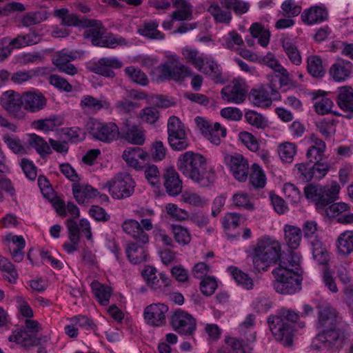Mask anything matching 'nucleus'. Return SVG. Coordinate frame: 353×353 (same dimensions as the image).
Here are the masks:
<instances>
[{
  "label": "nucleus",
  "mask_w": 353,
  "mask_h": 353,
  "mask_svg": "<svg viewBox=\"0 0 353 353\" xmlns=\"http://www.w3.org/2000/svg\"><path fill=\"white\" fill-rule=\"evenodd\" d=\"M245 82L242 79H235L231 85L223 88L221 90L223 99L229 103H241L245 98Z\"/></svg>",
  "instance_id": "obj_20"
},
{
  "label": "nucleus",
  "mask_w": 353,
  "mask_h": 353,
  "mask_svg": "<svg viewBox=\"0 0 353 353\" xmlns=\"http://www.w3.org/2000/svg\"><path fill=\"white\" fill-rule=\"evenodd\" d=\"M23 110L30 113L38 112L47 105V99L39 90H33L22 93Z\"/></svg>",
  "instance_id": "obj_21"
},
{
  "label": "nucleus",
  "mask_w": 353,
  "mask_h": 353,
  "mask_svg": "<svg viewBox=\"0 0 353 353\" xmlns=\"http://www.w3.org/2000/svg\"><path fill=\"white\" fill-rule=\"evenodd\" d=\"M181 54L183 59L198 71L214 80L220 79L221 74L220 65L210 55L201 52L191 46L183 47L181 49Z\"/></svg>",
  "instance_id": "obj_5"
},
{
  "label": "nucleus",
  "mask_w": 353,
  "mask_h": 353,
  "mask_svg": "<svg viewBox=\"0 0 353 353\" xmlns=\"http://www.w3.org/2000/svg\"><path fill=\"white\" fill-rule=\"evenodd\" d=\"M245 121L257 129H265L270 125L268 119L254 110H248L245 113Z\"/></svg>",
  "instance_id": "obj_49"
},
{
  "label": "nucleus",
  "mask_w": 353,
  "mask_h": 353,
  "mask_svg": "<svg viewBox=\"0 0 353 353\" xmlns=\"http://www.w3.org/2000/svg\"><path fill=\"white\" fill-rule=\"evenodd\" d=\"M63 124L62 118L57 116H52L48 119H39L33 123V127L36 130L44 132L53 131L57 127Z\"/></svg>",
  "instance_id": "obj_51"
},
{
  "label": "nucleus",
  "mask_w": 353,
  "mask_h": 353,
  "mask_svg": "<svg viewBox=\"0 0 353 353\" xmlns=\"http://www.w3.org/2000/svg\"><path fill=\"white\" fill-rule=\"evenodd\" d=\"M81 57V53L77 50L63 49L56 53L52 59V63L59 72L74 76L77 74L78 69L70 62Z\"/></svg>",
  "instance_id": "obj_15"
},
{
  "label": "nucleus",
  "mask_w": 353,
  "mask_h": 353,
  "mask_svg": "<svg viewBox=\"0 0 353 353\" xmlns=\"http://www.w3.org/2000/svg\"><path fill=\"white\" fill-rule=\"evenodd\" d=\"M88 25L89 28L85 30L83 35L85 38L90 39L93 45L115 48L117 46H128L130 42L125 39L118 36H110L103 39L104 28L100 22L95 20H89Z\"/></svg>",
  "instance_id": "obj_7"
},
{
  "label": "nucleus",
  "mask_w": 353,
  "mask_h": 353,
  "mask_svg": "<svg viewBox=\"0 0 353 353\" xmlns=\"http://www.w3.org/2000/svg\"><path fill=\"white\" fill-rule=\"evenodd\" d=\"M283 232L285 243L291 250L288 256H284L288 257L291 252H294L293 250L299 247L302 240V232L299 227L288 224L284 225Z\"/></svg>",
  "instance_id": "obj_32"
},
{
  "label": "nucleus",
  "mask_w": 353,
  "mask_h": 353,
  "mask_svg": "<svg viewBox=\"0 0 353 353\" xmlns=\"http://www.w3.org/2000/svg\"><path fill=\"white\" fill-rule=\"evenodd\" d=\"M90 134L96 139L110 143L119 135L118 126L112 122L103 123L97 119H90L87 123Z\"/></svg>",
  "instance_id": "obj_13"
},
{
  "label": "nucleus",
  "mask_w": 353,
  "mask_h": 353,
  "mask_svg": "<svg viewBox=\"0 0 353 353\" xmlns=\"http://www.w3.org/2000/svg\"><path fill=\"white\" fill-rule=\"evenodd\" d=\"M329 12L323 4L312 6L305 9L301 17L303 22L308 26L319 24L327 20Z\"/></svg>",
  "instance_id": "obj_24"
},
{
  "label": "nucleus",
  "mask_w": 353,
  "mask_h": 353,
  "mask_svg": "<svg viewBox=\"0 0 353 353\" xmlns=\"http://www.w3.org/2000/svg\"><path fill=\"white\" fill-rule=\"evenodd\" d=\"M222 45L228 49L234 50L236 46L243 44V41L240 34L235 31H231L223 37Z\"/></svg>",
  "instance_id": "obj_63"
},
{
  "label": "nucleus",
  "mask_w": 353,
  "mask_h": 353,
  "mask_svg": "<svg viewBox=\"0 0 353 353\" xmlns=\"http://www.w3.org/2000/svg\"><path fill=\"white\" fill-rule=\"evenodd\" d=\"M79 106L83 112L90 114H96L101 109L108 110L111 107L110 103L106 98L101 97L98 99L89 94L81 97Z\"/></svg>",
  "instance_id": "obj_28"
},
{
  "label": "nucleus",
  "mask_w": 353,
  "mask_h": 353,
  "mask_svg": "<svg viewBox=\"0 0 353 353\" xmlns=\"http://www.w3.org/2000/svg\"><path fill=\"white\" fill-rule=\"evenodd\" d=\"M122 158L128 166L141 170L143 163L148 160L149 154L141 148L131 147L123 151Z\"/></svg>",
  "instance_id": "obj_25"
},
{
  "label": "nucleus",
  "mask_w": 353,
  "mask_h": 353,
  "mask_svg": "<svg viewBox=\"0 0 353 353\" xmlns=\"http://www.w3.org/2000/svg\"><path fill=\"white\" fill-rule=\"evenodd\" d=\"M122 65V62L117 57H103L94 63L90 70L95 74L105 77H114L115 74L112 69L120 68Z\"/></svg>",
  "instance_id": "obj_23"
},
{
  "label": "nucleus",
  "mask_w": 353,
  "mask_h": 353,
  "mask_svg": "<svg viewBox=\"0 0 353 353\" xmlns=\"http://www.w3.org/2000/svg\"><path fill=\"white\" fill-rule=\"evenodd\" d=\"M281 245L278 241L273 237L263 236L254 242L246 252L254 270L261 272L267 271L272 265L285 258L281 254Z\"/></svg>",
  "instance_id": "obj_2"
},
{
  "label": "nucleus",
  "mask_w": 353,
  "mask_h": 353,
  "mask_svg": "<svg viewBox=\"0 0 353 353\" xmlns=\"http://www.w3.org/2000/svg\"><path fill=\"white\" fill-rule=\"evenodd\" d=\"M125 254L129 261L133 264H139L145 262L148 256V252L144 247L132 241L127 243Z\"/></svg>",
  "instance_id": "obj_35"
},
{
  "label": "nucleus",
  "mask_w": 353,
  "mask_h": 353,
  "mask_svg": "<svg viewBox=\"0 0 353 353\" xmlns=\"http://www.w3.org/2000/svg\"><path fill=\"white\" fill-rule=\"evenodd\" d=\"M239 139L249 150L254 152L259 151V143L252 133L247 131L240 132Z\"/></svg>",
  "instance_id": "obj_64"
},
{
  "label": "nucleus",
  "mask_w": 353,
  "mask_h": 353,
  "mask_svg": "<svg viewBox=\"0 0 353 353\" xmlns=\"http://www.w3.org/2000/svg\"><path fill=\"white\" fill-rule=\"evenodd\" d=\"M299 315L286 308L279 310L278 314L268 317L270 329L277 341L285 345H291L294 337V328L291 323L296 321Z\"/></svg>",
  "instance_id": "obj_4"
},
{
  "label": "nucleus",
  "mask_w": 353,
  "mask_h": 353,
  "mask_svg": "<svg viewBox=\"0 0 353 353\" xmlns=\"http://www.w3.org/2000/svg\"><path fill=\"white\" fill-rule=\"evenodd\" d=\"M0 105L10 116L19 121H25L28 115L23 110L22 93L12 90L3 92L0 96Z\"/></svg>",
  "instance_id": "obj_12"
},
{
  "label": "nucleus",
  "mask_w": 353,
  "mask_h": 353,
  "mask_svg": "<svg viewBox=\"0 0 353 353\" xmlns=\"http://www.w3.org/2000/svg\"><path fill=\"white\" fill-rule=\"evenodd\" d=\"M91 286L98 302L102 305H107L112 295V288L99 282H93Z\"/></svg>",
  "instance_id": "obj_47"
},
{
  "label": "nucleus",
  "mask_w": 353,
  "mask_h": 353,
  "mask_svg": "<svg viewBox=\"0 0 353 353\" xmlns=\"http://www.w3.org/2000/svg\"><path fill=\"white\" fill-rule=\"evenodd\" d=\"M171 324L180 334L190 335L196 330V321L192 315L181 310H176L171 318Z\"/></svg>",
  "instance_id": "obj_18"
},
{
  "label": "nucleus",
  "mask_w": 353,
  "mask_h": 353,
  "mask_svg": "<svg viewBox=\"0 0 353 353\" xmlns=\"http://www.w3.org/2000/svg\"><path fill=\"white\" fill-rule=\"evenodd\" d=\"M310 96L314 110L318 114L325 115L331 112L333 102L325 92L320 90L314 91L310 93Z\"/></svg>",
  "instance_id": "obj_29"
},
{
  "label": "nucleus",
  "mask_w": 353,
  "mask_h": 353,
  "mask_svg": "<svg viewBox=\"0 0 353 353\" xmlns=\"http://www.w3.org/2000/svg\"><path fill=\"white\" fill-rule=\"evenodd\" d=\"M336 252L346 256L353 252V230H346L339 235L336 241Z\"/></svg>",
  "instance_id": "obj_36"
},
{
  "label": "nucleus",
  "mask_w": 353,
  "mask_h": 353,
  "mask_svg": "<svg viewBox=\"0 0 353 353\" xmlns=\"http://www.w3.org/2000/svg\"><path fill=\"white\" fill-rule=\"evenodd\" d=\"M0 270L4 272V276L10 283H15L18 274L14 266L7 259L0 254Z\"/></svg>",
  "instance_id": "obj_59"
},
{
  "label": "nucleus",
  "mask_w": 353,
  "mask_h": 353,
  "mask_svg": "<svg viewBox=\"0 0 353 353\" xmlns=\"http://www.w3.org/2000/svg\"><path fill=\"white\" fill-rule=\"evenodd\" d=\"M176 10L172 14V20H191L192 16V6L184 0H174L173 2Z\"/></svg>",
  "instance_id": "obj_38"
},
{
  "label": "nucleus",
  "mask_w": 353,
  "mask_h": 353,
  "mask_svg": "<svg viewBox=\"0 0 353 353\" xmlns=\"http://www.w3.org/2000/svg\"><path fill=\"white\" fill-rule=\"evenodd\" d=\"M227 131L225 127L221 126L219 123H214L205 134V136L212 143L218 145L221 143V139L225 137Z\"/></svg>",
  "instance_id": "obj_56"
},
{
  "label": "nucleus",
  "mask_w": 353,
  "mask_h": 353,
  "mask_svg": "<svg viewBox=\"0 0 353 353\" xmlns=\"http://www.w3.org/2000/svg\"><path fill=\"white\" fill-rule=\"evenodd\" d=\"M176 166L185 176L201 186H208L215 179L214 172L206 168V159L199 153L188 151L181 154Z\"/></svg>",
  "instance_id": "obj_3"
},
{
  "label": "nucleus",
  "mask_w": 353,
  "mask_h": 353,
  "mask_svg": "<svg viewBox=\"0 0 353 353\" xmlns=\"http://www.w3.org/2000/svg\"><path fill=\"white\" fill-rule=\"evenodd\" d=\"M227 271L232 276L235 282L243 288L245 290H251L253 288V280L246 273L235 266L228 268Z\"/></svg>",
  "instance_id": "obj_42"
},
{
  "label": "nucleus",
  "mask_w": 353,
  "mask_h": 353,
  "mask_svg": "<svg viewBox=\"0 0 353 353\" xmlns=\"http://www.w3.org/2000/svg\"><path fill=\"white\" fill-rule=\"evenodd\" d=\"M301 255L291 252L281 259L278 267L272 270L274 277L273 288L276 292L282 294H292L301 289Z\"/></svg>",
  "instance_id": "obj_1"
},
{
  "label": "nucleus",
  "mask_w": 353,
  "mask_h": 353,
  "mask_svg": "<svg viewBox=\"0 0 353 353\" xmlns=\"http://www.w3.org/2000/svg\"><path fill=\"white\" fill-rule=\"evenodd\" d=\"M210 13L214 17L215 21L219 23H229L231 20L230 8L219 2L213 3L208 8Z\"/></svg>",
  "instance_id": "obj_39"
},
{
  "label": "nucleus",
  "mask_w": 353,
  "mask_h": 353,
  "mask_svg": "<svg viewBox=\"0 0 353 353\" xmlns=\"http://www.w3.org/2000/svg\"><path fill=\"white\" fill-rule=\"evenodd\" d=\"M8 340L10 342L23 347L32 346L34 343V339L30 333L23 329H17L12 331Z\"/></svg>",
  "instance_id": "obj_45"
},
{
  "label": "nucleus",
  "mask_w": 353,
  "mask_h": 353,
  "mask_svg": "<svg viewBox=\"0 0 353 353\" xmlns=\"http://www.w3.org/2000/svg\"><path fill=\"white\" fill-rule=\"evenodd\" d=\"M337 102L343 110L353 112V89L350 86L341 87Z\"/></svg>",
  "instance_id": "obj_40"
},
{
  "label": "nucleus",
  "mask_w": 353,
  "mask_h": 353,
  "mask_svg": "<svg viewBox=\"0 0 353 353\" xmlns=\"http://www.w3.org/2000/svg\"><path fill=\"white\" fill-rule=\"evenodd\" d=\"M250 32L253 37L258 39V43L262 47H267L270 43V32L259 23H254L250 27Z\"/></svg>",
  "instance_id": "obj_48"
},
{
  "label": "nucleus",
  "mask_w": 353,
  "mask_h": 353,
  "mask_svg": "<svg viewBox=\"0 0 353 353\" xmlns=\"http://www.w3.org/2000/svg\"><path fill=\"white\" fill-rule=\"evenodd\" d=\"M268 79V85H263L257 88H254L249 94V100L254 106L268 108L272 105V100L281 99V95L273 83L274 77L269 75Z\"/></svg>",
  "instance_id": "obj_9"
},
{
  "label": "nucleus",
  "mask_w": 353,
  "mask_h": 353,
  "mask_svg": "<svg viewBox=\"0 0 353 353\" xmlns=\"http://www.w3.org/2000/svg\"><path fill=\"white\" fill-rule=\"evenodd\" d=\"M164 179V185L169 195L176 196L181 192L182 181L174 169H168Z\"/></svg>",
  "instance_id": "obj_34"
},
{
  "label": "nucleus",
  "mask_w": 353,
  "mask_h": 353,
  "mask_svg": "<svg viewBox=\"0 0 353 353\" xmlns=\"http://www.w3.org/2000/svg\"><path fill=\"white\" fill-rule=\"evenodd\" d=\"M2 140L12 152L18 154L26 152L25 147L17 136L6 133L2 136Z\"/></svg>",
  "instance_id": "obj_58"
},
{
  "label": "nucleus",
  "mask_w": 353,
  "mask_h": 353,
  "mask_svg": "<svg viewBox=\"0 0 353 353\" xmlns=\"http://www.w3.org/2000/svg\"><path fill=\"white\" fill-rule=\"evenodd\" d=\"M241 215L236 212H228L225 214L221 221V224L225 230H234L242 222Z\"/></svg>",
  "instance_id": "obj_62"
},
{
  "label": "nucleus",
  "mask_w": 353,
  "mask_h": 353,
  "mask_svg": "<svg viewBox=\"0 0 353 353\" xmlns=\"http://www.w3.org/2000/svg\"><path fill=\"white\" fill-rule=\"evenodd\" d=\"M232 205L237 208L243 209L248 211H253L255 205L250 195L243 191H239L234 193L232 197Z\"/></svg>",
  "instance_id": "obj_44"
},
{
  "label": "nucleus",
  "mask_w": 353,
  "mask_h": 353,
  "mask_svg": "<svg viewBox=\"0 0 353 353\" xmlns=\"http://www.w3.org/2000/svg\"><path fill=\"white\" fill-rule=\"evenodd\" d=\"M159 23L155 20H151L143 23L138 29L140 35L152 39H163L164 34L158 30Z\"/></svg>",
  "instance_id": "obj_43"
},
{
  "label": "nucleus",
  "mask_w": 353,
  "mask_h": 353,
  "mask_svg": "<svg viewBox=\"0 0 353 353\" xmlns=\"http://www.w3.org/2000/svg\"><path fill=\"white\" fill-rule=\"evenodd\" d=\"M27 143L29 145L34 148L41 156L49 154L51 152L50 147L48 143L36 134H28Z\"/></svg>",
  "instance_id": "obj_53"
},
{
  "label": "nucleus",
  "mask_w": 353,
  "mask_h": 353,
  "mask_svg": "<svg viewBox=\"0 0 353 353\" xmlns=\"http://www.w3.org/2000/svg\"><path fill=\"white\" fill-rule=\"evenodd\" d=\"M307 70L314 77H323L325 74L322 59L317 55H310L307 58Z\"/></svg>",
  "instance_id": "obj_50"
},
{
  "label": "nucleus",
  "mask_w": 353,
  "mask_h": 353,
  "mask_svg": "<svg viewBox=\"0 0 353 353\" xmlns=\"http://www.w3.org/2000/svg\"><path fill=\"white\" fill-rule=\"evenodd\" d=\"M330 75L336 82H343L353 77V64L343 59H338L330 68Z\"/></svg>",
  "instance_id": "obj_26"
},
{
  "label": "nucleus",
  "mask_w": 353,
  "mask_h": 353,
  "mask_svg": "<svg viewBox=\"0 0 353 353\" xmlns=\"http://www.w3.org/2000/svg\"><path fill=\"white\" fill-rule=\"evenodd\" d=\"M125 75L134 83L141 85H145L148 79L145 74L139 68L134 66H128L124 69Z\"/></svg>",
  "instance_id": "obj_60"
},
{
  "label": "nucleus",
  "mask_w": 353,
  "mask_h": 353,
  "mask_svg": "<svg viewBox=\"0 0 353 353\" xmlns=\"http://www.w3.org/2000/svg\"><path fill=\"white\" fill-rule=\"evenodd\" d=\"M255 341L256 332L250 333L245 339L231 336L225 339L226 347L231 353H253Z\"/></svg>",
  "instance_id": "obj_22"
},
{
  "label": "nucleus",
  "mask_w": 353,
  "mask_h": 353,
  "mask_svg": "<svg viewBox=\"0 0 353 353\" xmlns=\"http://www.w3.org/2000/svg\"><path fill=\"white\" fill-rule=\"evenodd\" d=\"M226 164L234 177L239 181H246L248 175L249 164L248 160L240 153L227 154L225 157Z\"/></svg>",
  "instance_id": "obj_17"
},
{
  "label": "nucleus",
  "mask_w": 353,
  "mask_h": 353,
  "mask_svg": "<svg viewBox=\"0 0 353 353\" xmlns=\"http://www.w3.org/2000/svg\"><path fill=\"white\" fill-rule=\"evenodd\" d=\"M310 145L309 146L306 157L309 161L323 160L326 150V144L316 134H312L309 137Z\"/></svg>",
  "instance_id": "obj_30"
},
{
  "label": "nucleus",
  "mask_w": 353,
  "mask_h": 353,
  "mask_svg": "<svg viewBox=\"0 0 353 353\" xmlns=\"http://www.w3.org/2000/svg\"><path fill=\"white\" fill-rule=\"evenodd\" d=\"M278 154L284 163H291L297 153V146L292 142H283L278 145Z\"/></svg>",
  "instance_id": "obj_41"
},
{
  "label": "nucleus",
  "mask_w": 353,
  "mask_h": 353,
  "mask_svg": "<svg viewBox=\"0 0 353 353\" xmlns=\"http://www.w3.org/2000/svg\"><path fill=\"white\" fill-rule=\"evenodd\" d=\"M350 336V334L345 330L323 329L322 332L316 336L314 343L321 342L325 347L341 349Z\"/></svg>",
  "instance_id": "obj_16"
},
{
  "label": "nucleus",
  "mask_w": 353,
  "mask_h": 353,
  "mask_svg": "<svg viewBox=\"0 0 353 353\" xmlns=\"http://www.w3.org/2000/svg\"><path fill=\"white\" fill-rule=\"evenodd\" d=\"M171 229L174 239L179 245L184 246L190 243L192 236L187 228L180 225H172Z\"/></svg>",
  "instance_id": "obj_54"
},
{
  "label": "nucleus",
  "mask_w": 353,
  "mask_h": 353,
  "mask_svg": "<svg viewBox=\"0 0 353 353\" xmlns=\"http://www.w3.org/2000/svg\"><path fill=\"white\" fill-rule=\"evenodd\" d=\"M97 194V190L90 185H78L73 188L74 196L80 204L88 203L89 199L95 197Z\"/></svg>",
  "instance_id": "obj_52"
},
{
  "label": "nucleus",
  "mask_w": 353,
  "mask_h": 353,
  "mask_svg": "<svg viewBox=\"0 0 353 353\" xmlns=\"http://www.w3.org/2000/svg\"><path fill=\"white\" fill-rule=\"evenodd\" d=\"M168 312V307L164 303H152L144 309V319L147 324L159 327L165 323Z\"/></svg>",
  "instance_id": "obj_19"
},
{
  "label": "nucleus",
  "mask_w": 353,
  "mask_h": 353,
  "mask_svg": "<svg viewBox=\"0 0 353 353\" xmlns=\"http://www.w3.org/2000/svg\"><path fill=\"white\" fill-rule=\"evenodd\" d=\"M168 143L176 151L186 150L190 142L185 125L176 117H171L168 121Z\"/></svg>",
  "instance_id": "obj_11"
},
{
  "label": "nucleus",
  "mask_w": 353,
  "mask_h": 353,
  "mask_svg": "<svg viewBox=\"0 0 353 353\" xmlns=\"http://www.w3.org/2000/svg\"><path fill=\"white\" fill-rule=\"evenodd\" d=\"M283 49L288 59L295 65H300L302 63V57L296 46V42L294 39L285 37L281 39Z\"/></svg>",
  "instance_id": "obj_37"
},
{
  "label": "nucleus",
  "mask_w": 353,
  "mask_h": 353,
  "mask_svg": "<svg viewBox=\"0 0 353 353\" xmlns=\"http://www.w3.org/2000/svg\"><path fill=\"white\" fill-rule=\"evenodd\" d=\"M341 186L336 181L327 185L308 184L304 188L305 196L313 201L317 208H323L339 199Z\"/></svg>",
  "instance_id": "obj_6"
},
{
  "label": "nucleus",
  "mask_w": 353,
  "mask_h": 353,
  "mask_svg": "<svg viewBox=\"0 0 353 353\" xmlns=\"http://www.w3.org/2000/svg\"><path fill=\"white\" fill-rule=\"evenodd\" d=\"M122 137L130 144L143 145L145 141L146 134L141 126L127 125L122 130Z\"/></svg>",
  "instance_id": "obj_33"
},
{
  "label": "nucleus",
  "mask_w": 353,
  "mask_h": 353,
  "mask_svg": "<svg viewBox=\"0 0 353 353\" xmlns=\"http://www.w3.org/2000/svg\"><path fill=\"white\" fill-rule=\"evenodd\" d=\"M141 274L147 285L159 294L164 293L171 284V280L165 274L158 272L152 266H146Z\"/></svg>",
  "instance_id": "obj_14"
},
{
  "label": "nucleus",
  "mask_w": 353,
  "mask_h": 353,
  "mask_svg": "<svg viewBox=\"0 0 353 353\" xmlns=\"http://www.w3.org/2000/svg\"><path fill=\"white\" fill-rule=\"evenodd\" d=\"M336 321V310L331 307H325L321 310L319 316V327L322 329L333 328Z\"/></svg>",
  "instance_id": "obj_46"
},
{
  "label": "nucleus",
  "mask_w": 353,
  "mask_h": 353,
  "mask_svg": "<svg viewBox=\"0 0 353 353\" xmlns=\"http://www.w3.org/2000/svg\"><path fill=\"white\" fill-rule=\"evenodd\" d=\"M157 70L162 79H172L175 81H183L193 74V70L181 63L176 55H170L168 61L160 65Z\"/></svg>",
  "instance_id": "obj_8"
},
{
  "label": "nucleus",
  "mask_w": 353,
  "mask_h": 353,
  "mask_svg": "<svg viewBox=\"0 0 353 353\" xmlns=\"http://www.w3.org/2000/svg\"><path fill=\"white\" fill-rule=\"evenodd\" d=\"M135 187L132 177L126 173H120L103 185L112 198L123 199L130 196Z\"/></svg>",
  "instance_id": "obj_10"
},
{
  "label": "nucleus",
  "mask_w": 353,
  "mask_h": 353,
  "mask_svg": "<svg viewBox=\"0 0 353 353\" xmlns=\"http://www.w3.org/2000/svg\"><path fill=\"white\" fill-rule=\"evenodd\" d=\"M48 14L46 11L30 12L26 13L21 19L23 26L28 27L37 25L47 19Z\"/></svg>",
  "instance_id": "obj_55"
},
{
  "label": "nucleus",
  "mask_w": 353,
  "mask_h": 353,
  "mask_svg": "<svg viewBox=\"0 0 353 353\" xmlns=\"http://www.w3.org/2000/svg\"><path fill=\"white\" fill-rule=\"evenodd\" d=\"M123 232L141 244L149 242L148 234L142 229L139 221L133 219H127L121 224Z\"/></svg>",
  "instance_id": "obj_27"
},
{
  "label": "nucleus",
  "mask_w": 353,
  "mask_h": 353,
  "mask_svg": "<svg viewBox=\"0 0 353 353\" xmlns=\"http://www.w3.org/2000/svg\"><path fill=\"white\" fill-rule=\"evenodd\" d=\"M312 256L315 261L323 264L327 261V252L320 240L311 241Z\"/></svg>",
  "instance_id": "obj_61"
},
{
  "label": "nucleus",
  "mask_w": 353,
  "mask_h": 353,
  "mask_svg": "<svg viewBox=\"0 0 353 353\" xmlns=\"http://www.w3.org/2000/svg\"><path fill=\"white\" fill-rule=\"evenodd\" d=\"M250 180L252 185L255 188H262L265 185L266 176L264 170L257 163L252 165Z\"/></svg>",
  "instance_id": "obj_57"
},
{
  "label": "nucleus",
  "mask_w": 353,
  "mask_h": 353,
  "mask_svg": "<svg viewBox=\"0 0 353 353\" xmlns=\"http://www.w3.org/2000/svg\"><path fill=\"white\" fill-rule=\"evenodd\" d=\"M262 62L274 72L279 73L281 85H287L291 81L290 74L288 70L276 59L274 54L268 52L262 59Z\"/></svg>",
  "instance_id": "obj_31"
}]
</instances>
